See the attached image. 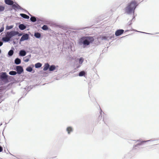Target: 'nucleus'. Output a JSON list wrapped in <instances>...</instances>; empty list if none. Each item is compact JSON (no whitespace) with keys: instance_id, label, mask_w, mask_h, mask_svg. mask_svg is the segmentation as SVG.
I'll use <instances>...</instances> for the list:
<instances>
[{"instance_id":"1","label":"nucleus","mask_w":159,"mask_h":159,"mask_svg":"<svg viewBox=\"0 0 159 159\" xmlns=\"http://www.w3.org/2000/svg\"><path fill=\"white\" fill-rule=\"evenodd\" d=\"M94 39L93 37L91 36H84L79 39L78 43L80 45H83L84 47L92 43Z\"/></svg>"},{"instance_id":"2","label":"nucleus","mask_w":159,"mask_h":159,"mask_svg":"<svg viewBox=\"0 0 159 159\" xmlns=\"http://www.w3.org/2000/svg\"><path fill=\"white\" fill-rule=\"evenodd\" d=\"M137 5V2L136 1H132L128 4L127 7L125 8V12L127 14L132 13L134 11Z\"/></svg>"},{"instance_id":"3","label":"nucleus","mask_w":159,"mask_h":159,"mask_svg":"<svg viewBox=\"0 0 159 159\" xmlns=\"http://www.w3.org/2000/svg\"><path fill=\"white\" fill-rule=\"evenodd\" d=\"M17 33L15 31H11L10 32H8L7 33L6 36L8 37V38L10 39L13 36L16 35Z\"/></svg>"},{"instance_id":"4","label":"nucleus","mask_w":159,"mask_h":159,"mask_svg":"<svg viewBox=\"0 0 159 159\" xmlns=\"http://www.w3.org/2000/svg\"><path fill=\"white\" fill-rule=\"evenodd\" d=\"M16 70L17 71V73L18 74H21L23 71V68L20 66H17L16 67Z\"/></svg>"},{"instance_id":"5","label":"nucleus","mask_w":159,"mask_h":159,"mask_svg":"<svg viewBox=\"0 0 159 159\" xmlns=\"http://www.w3.org/2000/svg\"><path fill=\"white\" fill-rule=\"evenodd\" d=\"M29 36L27 34L23 35L20 39V41L21 42L25 40H27L29 38Z\"/></svg>"},{"instance_id":"6","label":"nucleus","mask_w":159,"mask_h":159,"mask_svg":"<svg viewBox=\"0 0 159 159\" xmlns=\"http://www.w3.org/2000/svg\"><path fill=\"white\" fill-rule=\"evenodd\" d=\"M124 32V30H118L116 31L115 34L116 36H118L122 34Z\"/></svg>"},{"instance_id":"7","label":"nucleus","mask_w":159,"mask_h":159,"mask_svg":"<svg viewBox=\"0 0 159 159\" xmlns=\"http://www.w3.org/2000/svg\"><path fill=\"white\" fill-rule=\"evenodd\" d=\"M5 2L7 4L12 5L14 3V2L11 0H5Z\"/></svg>"},{"instance_id":"8","label":"nucleus","mask_w":159,"mask_h":159,"mask_svg":"<svg viewBox=\"0 0 159 159\" xmlns=\"http://www.w3.org/2000/svg\"><path fill=\"white\" fill-rule=\"evenodd\" d=\"M12 5V8L15 10L19 9L20 7L18 4H13Z\"/></svg>"},{"instance_id":"9","label":"nucleus","mask_w":159,"mask_h":159,"mask_svg":"<svg viewBox=\"0 0 159 159\" xmlns=\"http://www.w3.org/2000/svg\"><path fill=\"white\" fill-rule=\"evenodd\" d=\"M49 68V65L48 63L45 64L43 70L44 71L47 70Z\"/></svg>"},{"instance_id":"10","label":"nucleus","mask_w":159,"mask_h":159,"mask_svg":"<svg viewBox=\"0 0 159 159\" xmlns=\"http://www.w3.org/2000/svg\"><path fill=\"white\" fill-rule=\"evenodd\" d=\"M7 76L6 75V73H3L1 76V78L2 79H7Z\"/></svg>"},{"instance_id":"11","label":"nucleus","mask_w":159,"mask_h":159,"mask_svg":"<svg viewBox=\"0 0 159 159\" xmlns=\"http://www.w3.org/2000/svg\"><path fill=\"white\" fill-rule=\"evenodd\" d=\"M26 54V52L24 50H22L20 52L19 55L20 56H24Z\"/></svg>"},{"instance_id":"12","label":"nucleus","mask_w":159,"mask_h":159,"mask_svg":"<svg viewBox=\"0 0 159 159\" xmlns=\"http://www.w3.org/2000/svg\"><path fill=\"white\" fill-rule=\"evenodd\" d=\"M20 16L23 18L25 19H29V16L25 14H20Z\"/></svg>"},{"instance_id":"13","label":"nucleus","mask_w":159,"mask_h":159,"mask_svg":"<svg viewBox=\"0 0 159 159\" xmlns=\"http://www.w3.org/2000/svg\"><path fill=\"white\" fill-rule=\"evenodd\" d=\"M21 60L18 58H16L15 60V63L17 65L21 63Z\"/></svg>"},{"instance_id":"14","label":"nucleus","mask_w":159,"mask_h":159,"mask_svg":"<svg viewBox=\"0 0 159 159\" xmlns=\"http://www.w3.org/2000/svg\"><path fill=\"white\" fill-rule=\"evenodd\" d=\"M19 28L21 30H24L26 28V26L23 24H20L19 25Z\"/></svg>"},{"instance_id":"15","label":"nucleus","mask_w":159,"mask_h":159,"mask_svg":"<svg viewBox=\"0 0 159 159\" xmlns=\"http://www.w3.org/2000/svg\"><path fill=\"white\" fill-rule=\"evenodd\" d=\"M56 67L54 65H52L49 68V70L50 71H52L55 70Z\"/></svg>"},{"instance_id":"16","label":"nucleus","mask_w":159,"mask_h":159,"mask_svg":"<svg viewBox=\"0 0 159 159\" xmlns=\"http://www.w3.org/2000/svg\"><path fill=\"white\" fill-rule=\"evenodd\" d=\"M2 40L5 42H7L9 41L10 39L6 35L5 37L2 38Z\"/></svg>"},{"instance_id":"17","label":"nucleus","mask_w":159,"mask_h":159,"mask_svg":"<svg viewBox=\"0 0 159 159\" xmlns=\"http://www.w3.org/2000/svg\"><path fill=\"white\" fill-rule=\"evenodd\" d=\"M34 36L36 38H39L41 37V34L38 32L35 33L34 34Z\"/></svg>"},{"instance_id":"18","label":"nucleus","mask_w":159,"mask_h":159,"mask_svg":"<svg viewBox=\"0 0 159 159\" xmlns=\"http://www.w3.org/2000/svg\"><path fill=\"white\" fill-rule=\"evenodd\" d=\"M66 130L67 131L68 133L69 134L70 132L72 131L73 129L71 127H69L67 128Z\"/></svg>"},{"instance_id":"19","label":"nucleus","mask_w":159,"mask_h":159,"mask_svg":"<svg viewBox=\"0 0 159 159\" xmlns=\"http://www.w3.org/2000/svg\"><path fill=\"white\" fill-rule=\"evenodd\" d=\"M42 64L40 63H38L35 64V67L36 68H38L42 66Z\"/></svg>"},{"instance_id":"20","label":"nucleus","mask_w":159,"mask_h":159,"mask_svg":"<svg viewBox=\"0 0 159 159\" xmlns=\"http://www.w3.org/2000/svg\"><path fill=\"white\" fill-rule=\"evenodd\" d=\"M17 72L16 71H10L9 72V74L11 75H16Z\"/></svg>"},{"instance_id":"21","label":"nucleus","mask_w":159,"mask_h":159,"mask_svg":"<svg viewBox=\"0 0 159 159\" xmlns=\"http://www.w3.org/2000/svg\"><path fill=\"white\" fill-rule=\"evenodd\" d=\"M85 73L84 71H81L79 73V76H82L85 75Z\"/></svg>"},{"instance_id":"22","label":"nucleus","mask_w":159,"mask_h":159,"mask_svg":"<svg viewBox=\"0 0 159 159\" xmlns=\"http://www.w3.org/2000/svg\"><path fill=\"white\" fill-rule=\"evenodd\" d=\"M5 9V7L4 6L0 5V12L3 11Z\"/></svg>"},{"instance_id":"23","label":"nucleus","mask_w":159,"mask_h":159,"mask_svg":"<svg viewBox=\"0 0 159 159\" xmlns=\"http://www.w3.org/2000/svg\"><path fill=\"white\" fill-rule=\"evenodd\" d=\"M30 20L33 22H34L36 20V18L34 16H32L30 18Z\"/></svg>"},{"instance_id":"24","label":"nucleus","mask_w":159,"mask_h":159,"mask_svg":"<svg viewBox=\"0 0 159 159\" xmlns=\"http://www.w3.org/2000/svg\"><path fill=\"white\" fill-rule=\"evenodd\" d=\"M42 29L44 30H47L48 29V27L47 25H44L42 27Z\"/></svg>"},{"instance_id":"25","label":"nucleus","mask_w":159,"mask_h":159,"mask_svg":"<svg viewBox=\"0 0 159 159\" xmlns=\"http://www.w3.org/2000/svg\"><path fill=\"white\" fill-rule=\"evenodd\" d=\"M13 51L12 50H11L8 52V54L10 56H11L13 55Z\"/></svg>"},{"instance_id":"26","label":"nucleus","mask_w":159,"mask_h":159,"mask_svg":"<svg viewBox=\"0 0 159 159\" xmlns=\"http://www.w3.org/2000/svg\"><path fill=\"white\" fill-rule=\"evenodd\" d=\"M26 70L29 72H31L32 70V69L31 67H28L26 68Z\"/></svg>"},{"instance_id":"27","label":"nucleus","mask_w":159,"mask_h":159,"mask_svg":"<svg viewBox=\"0 0 159 159\" xmlns=\"http://www.w3.org/2000/svg\"><path fill=\"white\" fill-rule=\"evenodd\" d=\"M12 27H13L12 26H7L6 27V29L7 30H10L11 29Z\"/></svg>"},{"instance_id":"28","label":"nucleus","mask_w":159,"mask_h":159,"mask_svg":"<svg viewBox=\"0 0 159 159\" xmlns=\"http://www.w3.org/2000/svg\"><path fill=\"white\" fill-rule=\"evenodd\" d=\"M102 39H107V37L106 36H102Z\"/></svg>"},{"instance_id":"29","label":"nucleus","mask_w":159,"mask_h":159,"mask_svg":"<svg viewBox=\"0 0 159 159\" xmlns=\"http://www.w3.org/2000/svg\"><path fill=\"white\" fill-rule=\"evenodd\" d=\"M29 60V59L26 58L24 60V61L25 62H28Z\"/></svg>"},{"instance_id":"30","label":"nucleus","mask_w":159,"mask_h":159,"mask_svg":"<svg viewBox=\"0 0 159 159\" xmlns=\"http://www.w3.org/2000/svg\"><path fill=\"white\" fill-rule=\"evenodd\" d=\"M79 61H80V62H81V63H82L83 62V60L82 59V58H80L79 59Z\"/></svg>"},{"instance_id":"31","label":"nucleus","mask_w":159,"mask_h":159,"mask_svg":"<svg viewBox=\"0 0 159 159\" xmlns=\"http://www.w3.org/2000/svg\"><path fill=\"white\" fill-rule=\"evenodd\" d=\"M4 29V28L3 27L1 28V29H0V32H2Z\"/></svg>"},{"instance_id":"32","label":"nucleus","mask_w":159,"mask_h":159,"mask_svg":"<svg viewBox=\"0 0 159 159\" xmlns=\"http://www.w3.org/2000/svg\"><path fill=\"white\" fill-rule=\"evenodd\" d=\"M3 151V148L2 147L0 146V152H2Z\"/></svg>"},{"instance_id":"33","label":"nucleus","mask_w":159,"mask_h":159,"mask_svg":"<svg viewBox=\"0 0 159 159\" xmlns=\"http://www.w3.org/2000/svg\"><path fill=\"white\" fill-rule=\"evenodd\" d=\"M3 44V43L1 41H0V46H2Z\"/></svg>"},{"instance_id":"34","label":"nucleus","mask_w":159,"mask_h":159,"mask_svg":"<svg viewBox=\"0 0 159 159\" xmlns=\"http://www.w3.org/2000/svg\"><path fill=\"white\" fill-rule=\"evenodd\" d=\"M101 117V118H102V115H100L99 117Z\"/></svg>"},{"instance_id":"35","label":"nucleus","mask_w":159,"mask_h":159,"mask_svg":"<svg viewBox=\"0 0 159 159\" xmlns=\"http://www.w3.org/2000/svg\"><path fill=\"white\" fill-rule=\"evenodd\" d=\"M143 142H141L140 143V144H142V143H143Z\"/></svg>"},{"instance_id":"36","label":"nucleus","mask_w":159,"mask_h":159,"mask_svg":"<svg viewBox=\"0 0 159 159\" xmlns=\"http://www.w3.org/2000/svg\"><path fill=\"white\" fill-rule=\"evenodd\" d=\"M137 145H136L135 146V147H136L137 146Z\"/></svg>"},{"instance_id":"37","label":"nucleus","mask_w":159,"mask_h":159,"mask_svg":"<svg viewBox=\"0 0 159 159\" xmlns=\"http://www.w3.org/2000/svg\"><path fill=\"white\" fill-rule=\"evenodd\" d=\"M1 52V50H0V53Z\"/></svg>"}]
</instances>
